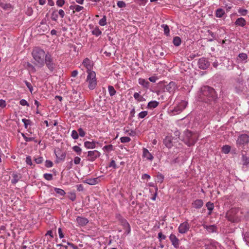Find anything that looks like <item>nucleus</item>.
<instances>
[{"label": "nucleus", "mask_w": 249, "mask_h": 249, "mask_svg": "<svg viewBox=\"0 0 249 249\" xmlns=\"http://www.w3.org/2000/svg\"><path fill=\"white\" fill-rule=\"evenodd\" d=\"M90 63V61L88 58L84 59L83 61V64L87 68V70H90L91 65Z\"/></svg>", "instance_id": "obj_31"}, {"label": "nucleus", "mask_w": 249, "mask_h": 249, "mask_svg": "<svg viewBox=\"0 0 249 249\" xmlns=\"http://www.w3.org/2000/svg\"><path fill=\"white\" fill-rule=\"evenodd\" d=\"M26 163L28 165H32L33 164L31 156H28L26 157Z\"/></svg>", "instance_id": "obj_59"}, {"label": "nucleus", "mask_w": 249, "mask_h": 249, "mask_svg": "<svg viewBox=\"0 0 249 249\" xmlns=\"http://www.w3.org/2000/svg\"><path fill=\"white\" fill-rule=\"evenodd\" d=\"M177 87L175 82H171L167 85L166 86L165 89L167 91H168L170 93H173L176 89H177Z\"/></svg>", "instance_id": "obj_17"}, {"label": "nucleus", "mask_w": 249, "mask_h": 249, "mask_svg": "<svg viewBox=\"0 0 249 249\" xmlns=\"http://www.w3.org/2000/svg\"><path fill=\"white\" fill-rule=\"evenodd\" d=\"M109 167H113L114 169H116L117 168V166H116V163H115V161L114 160H112L109 163Z\"/></svg>", "instance_id": "obj_63"}, {"label": "nucleus", "mask_w": 249, "mask_h": 249, "mask_svg": "<svg viewBox=\"0 0 249 249\" xmlns=\"http://www.w3.org/2000/svg\"><path fill=\"white\" fill-rule=\"evenodd\" d=\"M238 57L241 60L243 61V60H245L247 59L248 55L246 53H241L239 54Z\"/></svg>", "instance_id": "obj_45"}, {"label": "nucleus", "mask_w": 249, "mask_h": 249, "mask_svg": "<svg viewBox=\"0 0 249 249\" xmlns=\"http://www.w3.org/2000/svg\"><path fill=\"white\" fill-rule=\"evenodd\" d=\"M13 178L11 180V183L15 184L21 178L20 174L18 173H13L12 175Z\"/></svg>", "instance_id": "obj_23"}, {"label": "nucleus", "mask_w": 249, "mask_h": 249, "mask_svg": "<svg viewBox=\"0 0 249 249\" xmlns=\"http://www.w3.org/2000/svg\"><path fill=\"white\" fill-rule=\"evenodd\" d=\"M118 220L120 224L124 227V229L125 230L126 234L129 233L131 231L130 226L126 220L119 215Z\"/></svg>", "instance_id": "obj_7"}, {"label": "nucleus", "mask_w": 249, "mask_h": 249, "mask_svg": "<svg viewBox=\"0 0 249 249\" xmlns=\"http://www.w3.org/2000/svg\"><path fill=\"white\" fill-rule=\"evenodd\" d=\"M76 222L78 224V225L80 226H84L86 225L88 222L89 220L87 218L81 216H77L76 218Z\"/></svg>", "instance_id": "obj_18"}, {"label": "nucleus", "mask_w": 249, "mask_h": 249, "mask_svg": "<svg viewBox=\"0 0 249 249\" xmlns=\"http://www.w3.org/2000/svg\"><path fill=\"white\" fill-rule=\"evenodd\" d=\"M234 24L236 26L244 27L246 24V21L243 18H239L236 20Z\"/></svg>", "instance_id": "obj_21"}, {"label": "nucleus", "mask_w": 249, "mask_h": 249, "mask_svg": "<svg viewBox=\"0 0 249 249\" xmlns=\"http://www.w3.org/2000/svg\"><path fill=\"white\" fill-rule=\"evenodd\" d=\"M169 239L172 245L175 248H178L179 245V241L176 236L174 234H171L169 236Z\"/></svg>", "instance_id": "obj_16"}, {"label": "nucleus", "mask_w": 249, "mask_h": 249, "mask_svg": "<svg viewBox=\"0 0 249 249\" xmlns=\"http://www.w3.org/2000/svg\"><path fill=\"white\" fill-rule=\"evenodd\" d=\"M198 65L199 68L202 70H205L210 65L208 61L204 57L201 58L199 59L198 62Z\"/></svg>", "instance_id": "obj_13"}, {"label": "nucleus", "mask_w": 249, "mask_h": 249, "mask_svg": "<svg viewBox=\"0 0 249 249\" xmlns=\"http://www.w3.org/2000/svg\"><path fill=\"white\" fill-rule=\"evenodd\" d=\"M235 209H231L227 213L226 217L229 221L233 222L238 221V217L235 215Z\"/></svg>", "instance_id": "obj_10"}, {"label": "nucleus", "mask_w": 249, "mask_h": 249, "mask_svg": "<svg viewBox=\"0 0 249 249\" xmlns=\"http://www.w3.org/2000/svg\"><path fill=\"white\" fill-rule=\"evenodd\" d=\"M203 204L202 200L196 199L192 203V205L196 209H200L203 206Z\"/></svg>", "instance_id": "obj_19"}, {"label": "nucleus", "mask_w": 249, "mask_h": 249, "mask_svg": "<svg viewBox=\"0 0 249 249\" xmlns=\"http://www.w3.org/2000/svg\"><path fill=\"white\" fill-rule=\"evenodd\" d=\"M22 122L24 123L25 127L27 128L28 125L31 124V121L30 120H27L26 119H22Z\"/></svg>", "instance_id": "obj_48"}, {"label": "nucleus", "mask_w": 249, "mask_h": 249, "mask_svg": "<svg viewBox=\"0 0 249 249\" xmlns=\"http://www.w3.org/2000/svg\"><path fill=\"white\" fill-rule=\"evenodd\" d=\"M163 143L168 148H171L173 146L172 140L170 137H166L163 141Z\"/></svg>", "instance_id": "obj_25"}, {"label": "nucleus", "mask_w": 249, "mask_h": 249, "mask_svg": "<svg viewBox=\"0 0 249 249\" xmlns=\"http://www.w3.org/2000/svg\"><path fill=\"white\" fill-rule=\"evenodd\" d=\"M84 146L88 149H93L96 147V142L86 141L84 142Z\"/></svg>", "instance_id": "obj_26"}, {"label": "nucleus", "mask_w": 249, "mask_h": 249, "mask_svg": "<svg viewBox=\"0 0 249 249\" xmlns=\"http://www.w3.org/2000/svg\"><path fill=\"white\" fill-rule=\"evenodd\" d=\"M139 84L142 85L143 88L148 89L149 87V82L142 78H139L138 80Z\"/></svg>", "instance_id": "obj_24"}, {"label": "nucleus", "mask_w": 249, "mask_h": 249, "mask_svg": "<svg viewBox=\"0 0 249 249\" xmlns=\"http://www.w3.org/2000/svg\"><path fill=\"white\" fill-rule=\"evenodd\" d=\"M55 154L56 157V162L57 163L64 160L66 158V153L62 152L60 149H58L57 151H55Z\"/></svg>", "instance_id": "obj_14"}, {"label": "nucleus", "mask_w": 249, "mask_h": 249, "mask_svg": "<svg viewBox=\"0 0 249 249\" xmlns=\"http://www.w3.org/2000/svg\"><path fill=\"white\" fill-rule=\"evenodd\" d=\"M197 95L199 101L211 105L215 104L217 100L214 89L208 86L201 87Z\"/></svg>", "instance_id": "obj_1"}, {"label": "nucleus", "mask_w": 249, "mask_h": 249, "mask_svg": "<svg viewBox=\"0 0 249 249\" xmlns=\"http://www.w3.org/2000/svg\"><path fill=\"white\" fill-rule=\"evenodd\" d=\"M51 18L53 20L56 21L58 18V15L56 13V11H53L52 12L51 15Z\"/></svg>", "instance_id": "obj_46"}, {"label": "nucleus", "mask_w": 249, "mask_h": 249, "mask_svg": "<svg viewBox=\"0 0 249 249\" xmlns=\"http://www.w3.org/2000/svg\"><path fill=\"white\" fill-rule=\"evenodd\" d=\"M53 165V163L52 161L49 160H46L45 161V166L46 167L49 168L52 167Z\"/></svg>", "instance_id": "obj_57"}, {"label": "nucleus", "mask_w": 249, "mask_h": 249, "mask_svg": "<svg viewBox=\"0 0 249 249\" xmlns=\"http://www.w3.org/2000/svg\"><path fill=\"white\" fill-rule=\"evenodd\" d=\"M242 155V161L244 166H249V154H248L246 151H242L241 152Z\"/></svg>", "instance_id": "obj_15"}, {"label": "nucleus", "mask_w": 249, "mask_h": 249, "mask_svg": "<svg viewBox=\"0 0 249 249\" xmlns=\"http://www.w3.org/2000/svg\"><path fill=\"white\" fill-rule=\"evenodd\" d=\"M88 75L86 81L88 82V87L90 89H94L97 86V80L96 78V73L94 71L87 70Z\"/></svg>", "instance_id": "obj_4"}, {"label": "nucleus", "mask_w": 249, "mask_h": 249, "mask_svg": "<svg viewBox=\"0 0 249 249\" xmlns=\"http://www.w3.org/2000/svg\"><path fill=\"white\" fill-rule=\"evenodd\" d=\"M43 177L45 178V179L47 180H52L53 178V175L52 174H44Z\"/></svg>", "instance_id": "obj_43"}, {"label": "nucleus", "mask_w": 249, "mask_h": 249, "mask_svg": "<svg viewBox=\"0 0 249 249\" xmlns=\"http://www.w3.org/2000/svg\"><path fill=\"white\" fill-rule=\"evenodd\" d=\"M249 143V136L246 134L240 135L236 140V144L237 147H243Z\"/></svg>", "instance_id": "obj_5"}, {"label": "nucleus", "mask_w": 249, "mask_h": 249, "mask_svg": "<svg viewBox=\"0 0 249 249\" xmlns=\"http://www.w3.org/2000/svg\"><path fill=\"white\" fill-rule=\"evenodd\" d=\"M100 156V153L97 150L89 151L88 154V160L91 161H94Z\"/></svg>", "instance_id": "obj_9"}, {"label": "nucleus", "mask_w": 249, "mask_h": 249, "mask_svg": "<svg viewBox=\"0 0 249 249\" xmlns=\"http://www.w3.org/2000/svg\"><path fill=\"white\" fill-rule=\"evenodd\" d=\"M47 67L50 71L53 72L56 67V64L53 62V59L50 54L47 53L44 60Z\"/></svg>", "instance_id": "obj_6"}, {"label": "nucleus", "mask_w": 249, "mask_h": 249, "mask_svg": "<svg viewBox=\"0 0 249 249\" xmlns=\"http://www.w3.org/2000/svg\"><path fill=\"white\" fill-rule=\"evenodd\" d=\"M231 146L228 145H224L222 148V151L225 154H228L230 152Z\"/></svg>", "instance_id": "obj_37"}, {"label": "nucleus", "mask_w": 249, "mask_h": 249, "mask_svg": "<svg viewBox=\"0 0 249 249\" xmlns=\"http://www.w3.org/2000/svg\"><path fill=\"white\" fill-rule=\"evenodd\" d=\"M225 14L224 10L222 8H218L215 11V16L221 18Z\"/></svg>", "instance_id": "obj_28"}, {"label": "nucleus", "mask_w": 249, "mask_h": 249, "mask_svg": "<svg viewBox=\"0 0 249 249\" xmlns=\"http://www.w3.org/2000/svg\"><path fill=\"white\" fill-rule=\"evenodd\" d=\"M134 97L136 100L139 102L142 101V98L138 92H135L134 94Z\"/></svg>", "instance_id": "obj_50"}, {"label": "nucleus", "mask_w": 249, "mask_h": 249, "mask_svg": "<svg viewBox=\"0 0 249 249\" xmlns=\"http://www.w3.org/2000/svg\"><path fill=\"white\" fill-rule=\"evenodd\" d=\"M234 89L236 93H241L244 89L243 80L242 79L237 78L236 80V82L234 85Z\"/></svg>", "instance_id": "obj_8"}, {"label": "nucleus", "mask_w": 249, "mask_h": 249, "mask_svg": "<svg viewBox=\"0 0 249 249\" xmlns=\"http://www.w3.org/2000/svg\"><path fill=\"white\" fill-rule=\"evenodd\" d=\"M22 135L26 142H31L34 139V138L26 137L24 134H22Z\"/></svg>", "instance_id": "obj_60"}, {"label": "nucleus", "mask_w": 249, "mask_h": 249, "mask_svg": "<svg viewBox=\"0 0 249 249\" xmlns=\"http://www.w3.org/2000/svg\"><path fill=\"white\" fill-rule=\"evenodd\" d=\"M73 151L76 152L78 155H80L81 152V149L78 146H74L72 148Z\"/></svg>", "instance_id": "obj_49"}, {"label": "nucleus", "mask_w": 249, "mask_h": 249, "mask_svg": "<svg viewBox=\"0 0 249 249\" xmlns=\"http://www.w3.org/2000/svg\"><path fill=\"white\" fill-rule=\"evenodd\" d=\"M70 8L71 10H75V11H73V13H74L75 11L76 12H80L82 10L84 9V7L83 6L78 5H71L70 6Z\"/></svg>", "instance_id": "obj_30"}, {"label": "nucleus", "mask_w": 249, "mask_h": 249, "mask_svg": "<svg viewBox=\"0 0 249 249\" xmlns=\"http://www.w3.org/2000/svg\"><path fill=\"white\" fill-rule=\"evenodd\" d=\"M117 5L119 8H124L126 6V4L123 1H118Z\"/></svg>", "instance_id": "obj_52"}, {"label": "nucleus", "mask_w": 249, "mask_h": 249, "mask_svg": "<svg viewBox=\"0 0 249 249\" xmlns=\"http://www.w3.org/2000/svg\"><path fill=\"white\" fill-rule=\"evenodd\" d=\"M159 104V103L156 101H150L148 103L147 108L152 109L156 108Z\"/></svg>", "instance_id": "obj_29"}, {"label": "nucleus", "mask_w": 249, "mask_h": 249, "mask_svg": "<svg viewBox=\"0 0 249 249\" xmlns=\"http://www.w3.org/2000/svg\"><path fill=\"white\" fill-rule=\"evenodd\" d=\"M143 157L146 158L147 160H152L153 157L149 151L145 148H143Z\"/></svg>", "instance_id": "obj_22"}, {"label": "nucleus", "mask_w": 249, "mask_h": 249, "mask_svg": "<svg viewBox=\"0 0 249 249\" xmlns=\"http://www.w3.org/2000/svg\"><path fill=\"white\" fill-rule=\"evenodd\" d=\"M34 160L37 164H40L43 162V159L42 157H39L35 158Z\"/></svg>", "instance_id": "obj_56"}, {"label": "nucleus", "mask_w": 249, "mask_h": 249, "mask_svg": "<svg viewBox=\"0 0 249 249\" xmlns=\"http://www.w3.org/2000/svg\"><path fill=\"white\" fill-rule=\"evenodd\" d=\"M103 149L106 150L107 151H112L113 150V145L111 144L106 145L103 147Z\"/></svg>", "instance_id": "obj_51"}, {"label": "nucleus", "mask_w": 249, "mask_h": 249, "mask_svg": "<svg viewBox=\"0 0 249 249\" xmlns=\"http://www.w3.org/2000/svg\"><path fill=\"white\" fill-rule=\"evenodd\" d=\"M181 40L179 36H176L173 38V44L176 46H178L180 45Z\"/></svg>", "instance_id": "obj_32"}, {"label": "nucleus", "mask_w": 249, "mask_h": 249, "mask_svg": "<svg viewBox=\"0 0 249 249\" xmlns=\"http://www.w3.org/2000/svg\"><path fill=\"white\" fill-rule=\"evenodd\" d=\"M71 136L74 140L77 139L79 137L78 132L75 130L72 131Z\"/></svg>", "instance_id": "obj_44"}, {"label": "nucleus", "mask_w": 249, "mask_h": 249, "mask_svg": "<svg viewBox=\"0 0 249 249\" xmlns=\"http://www.w3.org/2000/svg\"><path fill=\"white\" fill-rule=\"evenodd\" d=\"M121 142L126 143L131 141V139L128 137H122L120 138Z\"/></svg>", "instance_id": "obj_42"}, {"label": "nucleus", "mask_w": 249, "mask_h": 249, "mask_svg": "<svg viewBox=\"0 0 249 249\" xmlns=\"http://www.w3.org/2000/svg\"><path fill=\"white\" fill-rule=\"evenodd\" d=\"M206 207L208 210L209 211V214H211L212 210L213 209L214 205L211 202H208L206 203Z\"/></svg>", "instance_id": "obj_35"}, {"label": "nucleus", "mask_w": 249, "mask_h": 249, "mask_svg": "<svg viewBox=\"0 0 249 249\" xmlns=\"http://www.w3.org/2000/svg\"><path fill=\"white\" fill-rule=\"evenodd\" d=\"M157 181L160 183L163 182L164 179V176L161 173H159L157 175Z\"/></svg>", "instance_id": "obj_39"}, {"label": "nucleus", "mask_w": 249, "mask_h": 249, "mask_svg": "<svg viewBox=\"0 0 249 249\" xmlns=\"http://www.w3.org/2000/svg\"><path fill=\"white\" fill-rule=\"evenodd\" d=\"M187 105L186 101H182L177 106L175 107L173 109V112L178 114L184 109Z\"/></svg>", "instance_id": "obj_11"}, {"label": "nucleus", "mask_w": 249, "mask_h": 249, "mask_svg": "<svg viewBox=\"0 0 249 249\" xmlns=\"http://www.w3.org/2000/svg\"><path fill=\"white\" fill-rule=\"evenodd\" d=\"M203 227L204 229H206L210 233L216 232L217 230V227L215 225L208 226L207 225L203 224Z\"/></svg>", "instance_id": "obj_20"}, {"label": "nucleus", "mask_w": 249, "mask_h": 249, "mask_svg": "<svg viewBox=\"0 0 249 249\" xmlns=\"http://www.w3.org/2000/svg\"><path fill=\"white\" fill-rule=\"evenodd\" d=\"M19 103L21 106H27L28 107L29 106L28 103L25 99H21L19 101Z\"/></svg>", "instance_id": "obj_62"}, {"label": "nucleus", "mask_w": 249, "mask_h": 249, "mask_svg": "<svg viewBox=\"0 0 249 249\" xmlns=\"http://www.w3.org/2000/svg\"><path fill=\"white\" fill-rule=\"evenodd\" d=\"M147 114L148 112L147 111H143L139 113L138 117L139 118L143 119L147 115Z\"/></svg>", "instance_id": "obj_47"}, {"label": "nucleus", "mask_w": 249, "mask_h": 249, "mask_svg": "<svg viewBox=\"0 0 249 249\" xmlns=\"http://www.w3.org/2000/svg\"><path fill=\"white\" fill-rule=\"evenodd\" d=\"M197 140V135L190 130H187L184 132L183 141L188 146H190L195 144Z\"/></svg>", "instance_id": "obj_3"}, {"label": "nucleus", "mask_w": 249, "mask_h": 249, "mask_svg": "<svg viewBox=\"0 0 249 249\" xmlns=\"http://www.w3.org/2000/svg\"><path fill=\"white\" fill-rule=\"evenodd\" d=\"M161 27L164 29V33L166 36H168L169 35L170 29L169 26L166 24H162L161 25Z\"/></svg>", "instance_id": "obj_34"}, {"label": "nucleus", "mask_w": 249, "mask_h": 249, "mask_svg": "<svg viewBox=\"0 0 249 249\" xmlns=\"http://www.w3.org/2000/svg\"><path fill=\"white\" fill-rule=\"evenodd\" d=\"M65 4L64 0H57L56 5L59 7H62Z\"/></svg>", "instance_id": "obj_58"}, {"label": "nucleus", "mask_w": 249, "mask_h": 249, "mask_svg": "<svg viewBox=\"0 0 249 249\" xmlns=\"http://www.w3.org/2000/svg\"><path fill=\"white\" fill-rule=\"evenodd\" d=\"M107 17L104 16L103 17L99 20V24L101 26H105L107 24Z\"/></svg>", "instance_id": "obj_40"}, {"label": "nucleus", "mask_w": 249, "mask_h": 249, "mask_svg": "<svg viewBox=\"0 0 249 249\" xmlns=\"http://www.w3.org/2000/svg\"><path fill=\"white\" fill-rule=\"evenodd\" d=\"M0 6L4 10H8L11 8V5L10 3H3L0 4Z\"/></svg>", "instance_id": "obj_41"}, {"label": "nucleus", "mask_w": 249, "mask_h": 249, "mask_svg": "<svg viewBox=\"0 0 249 249\" xmlns=\"http://www.w3.org/2000/svg\"><path fill=\"white\" fill-rule=\"evenodd\" d=\"M78 136L79 135L80 137H83L85 135V132L83 130V129L82 128H79L78 129Z\"/></svg>", "instance_id": "obj_53"}, {"label": "nucleus", "mask_w": 249, "mask_h": 249, "mask_svg": "<svg viewBox=\"0 0 249 249\" xmlns=\"http://www.w3.org/2000/svg\"><path fill=\"white\" fill-rule=\"evenodd\" d=\"M25 83L26 86L29 89L30 91L31 92H32L33 91V86H32L31 84L29 82H27V81H25Z\"/></svg>", "instance_id": "obj_54"}, {"label": "nucleus", "mask_w": 249, "mask_h": 249, "mask_svg": "<svg viewBox=\"0 0 249 249\" xmlns=\"http://www.w3.org/2000/svg\"><path fill=\"white\" fill-rule=\"evenodd\" d=\"M54 191L56 193L61 196H64L66 194L65 192L63 190L60 188H55Z\"/></svg>", "instance_id": "obj_38"}, {"label": "nucleus", "mask_w": 249, "mask_h": 249, "mask_svg": "<svg viewBox=\"0 0 249 249\" xmlns=\"http://www.w3.org/2000/svg\"><path fill=\"white\" fill-rule=\"evenodd\" d=\"M27 67L29 69H30L33 72H35L36 71V68L35 67L30 64V63H27Z\"/></svg>", "instance_id": "obj_61"}, {"label": "nucleus", "mask_w": 249, "mask_h": 249, "mask_svg": "<svg viewBox=\"0 0 249 249\" xmlns=\"http://www.w3.org/2000/svg\"><path fill=\"white\" fill-rule=\"evenodd\" d=\"M238 13L241 14L242 16H246L248 13V11L246 9L240 8L238 10Z\"/></svg>", "instance_id": "obj_55"}, {"label": "nucleus", "mask_w": 249, "mask_h": 249, "mask_svg": "<svg viewBox=\"0 0 249 249\" xmlns=\"http://www.w3.org/2000/svg\"><path fill=\"white\" fill-rule=\"evenodd\" d=\"M32 54L36 61L35 64L39 67H43L44 65V60L47 54L45 51L39 48L36 47L33 49Z\"/></svg>", "instance_id": "obj_2"}, {"label": "nucleus", "mask_w": 249, "mask_h": 249, "mask_svg": "<svg viewBox=\"0 0 249 249\" xmlns=\"http://www.w3.org/2000/svg\"><path fill=\"white\" fill-rule=\"evenodd\" d=\"M98 178H87L85 180V182L89 185H95L98 183Z\"/></svg>", "instance_id": "obj_27"}, {"label": "nucleus", "mask_w": 249, "mask_h": 249, "mask_svg": "<svg viewBox=\"0 0 249 249\" xmlns=\"http://www.w3.org/2000/svg\"><path fill=\"white\" fill-rule=\"evenodd\" d=\"M244 239L247 244L249 246V234H246L245 235Z\"/></svg>", "instance_id": "obj_64"}, {"label": "nucleus", "mask_w": 249, "mask_h": 249, "mask_svg": "<svg viewBox=\"0 0 249 249\" xmlns=\"http://www.w3.org/2000/svg\"><path fill=\"white\" fill-rule=\"evenodd\" d=\"M92 33L96 36H98L101 35L102 32L98 27H96L92 31Z\"/></svg>", "instance_id": "obj_36"}, {"label": "nucleus", "mask_w": 249, "mask_h": 249, "mask_svg": "<svg viewBox=\"0 0 249 249\" xmlns=\"http://www.w3.org/2000/svg\"><path fill=\"white\" fill-rule=\"evenodd\" d=\"M108 90L109 94L110 96H114L116 93V90L114 88V87L112 86H108Z\"/></svg>", "instance_id": "obj_33"}, {"label": "nucleus", "mask_w": 249, "mask_h": 249, "mask_svg": "<svg viewBox=\"0 0 249 249\" xmlns=\"http://www.w3.org/2000/svg\"><path fill=\"white\" fill-rule=\"evenodd\" d=\"M190 229V225L187 222H184L183 223L180 224L178 227V232L180 233H185L187 232Z\"/></svg>", "instance_id": "obj_12"}]
</instances>
